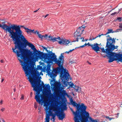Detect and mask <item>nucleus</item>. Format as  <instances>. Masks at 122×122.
<instances>
[{
  "label": "nucleus",
  "instance_id": "obj_1",
  "mask_svg": "<svg viewBox=\"0 0 122 122\" xmlns=\"http://www.w3.org/2000/svg\"><path fill=\"white\" fill-rule=\"evenodd\" d=\"M22 31L20 28L12 40L15 45L14 48H12V52L16 54L18 60L25 72V76L30 82L33 90L35 93H38V90L43 88L50 87L49 84H46L45 86L43 81L41 87V84L38 83V71H35L30 64L27 61L25 56L27 53L31 55H37L38 51L35 46L31 43L29 42L22 34Z\"/></svg>",
  "mask_w": 122,
  "mask_h": 122
},
{
  "label": "nucleus",
  "instance_id": "obj_2",
  "mask_svg": "<svg viewBox=\"0 0 122 122\" xmlns=\"http://www.w3.org/2000/svg\"><path fill=\"white\" fill-rule=\"evenodd\" d=\"M64 53H61L58 59H57V56L55 53L52 54L50 62H55V63L57 65L58 67L56 68L53 67L52 71L51 72V70L49 69L47 73L48 76L52 79H53V77H55L57 76V74H59L60 79L62 80L61 82H63L65 84V81H67L69 80L68 76L67 74H68L69 75V74L68 70L63 66Z\"/></svg>",
  "mask_w": 122,
  "mask_h": 122
},
{
  "label": "nucleus",
  "instance_id": "obj_3",
  "mask_svg": "<svg viewBox=\"0 0 122 122\" xmlns=\"http://www.w3.org/2000/svg\"><path fill=\"white\" fill-rule=\"evenodd\" d=\"M116 38H112L110 37L109 38H107V40L106 46L107 47V50L108 51L109 63H111L114 61H116L118 63L120 62L122 59V51L117 53L113 52L114 50L118 47V46H115L114 44L115 43V40Z\"/></svg>",
  "mask_w": 122,
  "mask_h": 122
},
{
  "label": "nucleus",
  "instance_id": "obj_4",
  "mask_svg": "<svg viewBox=\"0 0 122 122\" xmlns=\"http://www.w3.org/2000/svg\"><path fill=\"white\" fill-rule=\"evenodd\" d=\"M71 104L76 109V111H74L72 108L70 107L74 116L73 120L75 122H79V121L81 120L82 117L84 115V112H86V110L87 107L84 103H81V105L80 102L77 103L72 99L71 102Z\"/></svg>",
  "mask_w": 122,
  "mask_h": 122
},
{
  "label": "nucleus",
  "instance_id": "obj_5",
  "mask_svg": "<svg viewBox=\"0 0 122 122\" xmlns=\"http://www.w3.org/2000/svg\"><path fill=\"white\" fill-rule=\"evenodd\" d=\"M5 23V22H2V25L0 24V28L3 29L6 33L8 32L10 34L9 36L12 40L20 28L19 26H17V25L11 23L9 24V25H7Z\"/></svg>",
  "mask_w": 122,
  "mask_h": 122
},
{
  "label": "nucleus",
  "instance_id": "obj_6",
  "mask_svg": "<svg viewBox=\"0 0 122 122\" xmlns=\"http://www.w3.org/2000/svg\"><path fill=\"white\" fill-rule=\"evenodd\" d=\"M41 47L43 49V50H45L47 52V53L41 52L40 51L38 50L37 52V55L40 58L44 60L46 59L47 62H50L52 58V56L53 53L52 51H48L47 49V48L46 47L41 46ZM44 51V50H43Z\"/></svg>",
  "mask_w": 122,
  "mask_h": 122
},
{
  "label": "nucleus",
  "instance_id": "obj_7",
  "mask_svg": "<svg viewBox=\"0 0 122 122\" xmlns=\"http://www.w3.org/2000/svg\"><path fill=\"white\" fill-rule=\"evenodd\" d=\"M53 37V36H52L49 35L48 36V35H47L46 38L48 40L52 41L53 42L56 41H58V43L60 45H67L71 42L69 40L63 39L62 38L61 39L60 37H58V38Z\"/></svg>",
  "mask_w": 122,
  "mask_h": 122
},
{
  "label": "nucleus",
  "instance_id": "obj_8",
  "mask_svg": "<svg viewBox=\"0 0 122 122\" xmlns=\"http://www.w3.org/2000/svg\"><path fill=\"white\" fill-rule=\"evenodd\" d=\"M99 45L97 43H94V46L93 50L95 51L97 53H98V51H100V50L101 49V52L104 53L106 54L102 57L104 58H105L107 57V58L109 59V55L108 54V51L107 50V47L106 46V45L105 47L106 49H105L104 47L101 48L99 46Z\"/></svg>",
  "mask_w": 122,
  "mask_h": 122
},
{
  "label": "nucleus",
  "instance_id": "obj_9",
  "mask_svg": "<svg viewBox=\"0 0 122 122\" xmlns=\"http://www.w3.org/2000/svg\"><path fill=\"white\" fill-rule=\"evenodd\" d=\"M68 76V77H69L70 76V75H69L68 74H67ZM60 79L58 81H57L56 82V84H57L58 86L59 87H60L62 89H64L66 87H67L68 85L69 86L67 88V89L69 88L70 87H73V86H74V87H75L76 85H74V84L73 83H71V84H69V82L68 81H69V80L67 81H66L65 84H64L63 82L62 81V79H60ZM69 79V78H68Z\"/></svg>",
  "mask_w": 122,
  "mask_h": 122
},
{
  "label": "nucleus",
  "instance_id": "obj_10",
  "mask_svg": "<svg viewBox=\"0 0 122 122\" xmlns=\"http://www.w3.org/2000/svg\"><path fill=\"white\" fill-rule=\"evenodd\" d=\"M55 113L56 115H52L51 116L52 117L51 118V120L52 119L55 120L56 117V115L58 119L60 120H62L65 117L66 115L64 111H58V109H56L55 110Z\"/></svg>",
  "mask_w": 122,
  "mask_h": 122
},
{
  "label": "nucleus",
  "instance_id": "obj_11",
  "mask_svg": "<svg viewBox=\"0 0 122 122\" xmlns=\"http://www.w3.org/2000/svg\"><path fill=\"white\" fill-rule=\"evenodd\" d=\"M81 29V28H79V27L78 28L74 33V37L81 36V35L83 33V31Z\"/></svg>",
  "mask_w": 122,
  "mask_h": 122
},
{
  "label": "nucleus",
  "instance_id": "obj_12",
  "mask_svg": "<svg viewBox=\"0 0 122 122\" xmlns=\"http://www.w3.org/2000/svg\"><path fill=\"white\" fill-rule=\"evenodd\" d=\"M24 29L26 30V32L28 34H29L30 33V34H31L30 33H35V34L36 33V32L37 31H34V30H31V29H29L27 27H24Z\"/></svg>",
  "mask_w": 122,
  "mask_h": 122
},
{
  "label": "nucleus",
  "instance_id": "obj_13",
  "mask_svg": "<svg viewBox=\"0 0 122 122\" xmlns=\"http://www.w3.org/2000/svg\"><path fill=\"white\" fill-rule=\"evenodd\" d=\"M47 35H48L47 34H46L45 35H41V34H40L38 36L41 39V40H42L43 37H44L45 38H46Z\"/></svg>",
  "mask_w": 122,
  "mask_h": 122
},
{
  "label": "nucleus",
  "instance_id": "obj_14",
  "mask_svg": "<svg viewBox=\"0 0 122 122\" xmlns=\"http://www.w3.org/2000/svg\"><path fill=\"white\" fill-rule=\"evenodd\" d=\"M50 116L46 114V118L45 119V121L44 122H49L50 121Z\"/></svg>",
  "mask_w": 122,
  "mask_h": 122
},
{
  "label": "nucleus",
  "instance_id": "obj_15",
  "mask_svg": "<svg viewBox=\"0 0 122 122\" xmlns=\"http://www.w3.org/2000/svg\"><path fill=\"white\" fill-rule=\"evenodd\" d=\"M114 31H113L112 29H108L107 30V31L106 33V34H105V35H107V34H109L110 33H113Z\"/></svg>",
  "mask_w": 122,
  "mask_h": 122
},
{
  "label": "nucleus",
  "instance_id": "obj_16",
  "mask_svg": "<svg viewBox=\"0 0 122 122\" xmlns=\"http://www.w3.org/2000/svg\"><path fill=\"white\" fill-rule=\"evenodd\" d=\"M117 20H118L119 22H121L122 20V17H118L117 19H115L113 21L114 22H116Z\"/></svg>",
  "mask_w": 122,
  "mask_h": 122
},
{
  "label": "nucleus",
  "instance_id": "obj_17",
  "mask_svg": "<svg viewBox=\"0 0 122 122\" xmlns=\"http://www.w3.org/2000/svg\"><path fill=\"white\" fill-rule=\"evenodd\" d=\"M73 88L75 89V90H76V92H78V90L79 89V88H80L81 89V88L80 87H79L78 86H76L75 87H74Z\"/></svg>",
  "mask_w": 122,
  "mask_h": 122
},
{
  "label": "nucleus",
  "instance_id": "obj_18",
  "mask_svg": "<svg viewBox=\"0 0 122 122\" xmlns=\"http://www.w3.org/2000/svg\"><path fill=\"white\" fill-rule=\"evenodd\" d=\"M89 120L90 122H97L98 121L96 119L95 120L93 119L91 117L89 118Z\"/></svg>",
  "mask_w": 122,
  "mask_h": 122
},
{
  "label": "nucleus",
  "instance_id": "obj_19",
  "mask_svg": "<svg viewBox=\"0 0 122 122\" xmlns=\"http://www.w3.org/2000/svg\"><path fill=\"white\" fill-rule=\"evenodd\" d=\"M87 45H88L89 46H91V47L92 48V49L93 50L94 46V44H90L89 42H88L87 44Z\"/></svg>",
  "mask_w": 122,
  "mask_h": 122
},
{
  "label": "nucleus",
  "instance_id": "obj_20",
  "mask_svg": "<svg viewBox=\"0 0 122 122\" xmlns=\"http://www.w3.org/2000/svg\"><path fill=\"white\" fill-rule=\"evenodd\" d=\"M84 25H82L81 26L79 27V28H81V30L83 31L85 29L86 26H84Z\"/></svg>",
  "mask_w": 122,
  "mask_h": 122
},
{
  "label": "nucleus",
  "instance_id": "obj_21",
  "mask_svg": "<svg viewBox=\"0 0 122 122\" xmlns=\"http://www.w3.org/2000/svg\"><path fill=\"white\" fill-rule=\"evenodd\" d=\"M120 30V31H121V30H122V29L121 28L118 29H117L115 31H114V32H117L119 31V30Z\"/></svg>",
  "mask_w": 122,
  "mask_h": 122
},
{
  "label": "nucleus",
  "instance_id": "obj_22",
  "mask_svg": "<svg viewBox=\"0 0 122 122\" xmlns=\"http://www.w3.org/2000/svg\"><path fill=\"white\" fill-rule=\"evenodd\" d=\"M82 38L83 39V40H82V42H83L85 41H87L88 40V39H86L85 40H84V38L83 37H81V39H82Z\"/></svg>",
  "mask_w": 122,
  "mask_h": 122
},
{
  "label": "nucleus",
  "instance_id": "obj_23",
  "mask_svg": "<svg viewBox=\"0 0 122 122\" xmlns=\"http://www.w3.org/2000/svg\"><path fill=\"white\" fill-rule=\"evenodd\" d=\"M53 80H51L50 81V84L51 85V86H52L53 85V83H52V82H53Z\"/></svg>",
  "mask_w": 122,
  "mask_h": 122
},
{
  "label": "nucleus",
  "instance_id": "obj_24",
  "mask_svg": "<svg viewBox=\"0 0 122 122\" xmlns=\"http://www.w3.org/2000/svg\"><path fill=\"white\" fill-rule=\"evenodd\" d=\"M77 37L76 38V40H74L73 41H72L71 42H75L76 41H78V37Z\"/></svg>",
  "mask_w": 122,
  "mask_h": 122
},
{
  "label": "nucleus",
  "instance_id": "obj_25",
  "mask_svg": "<svg viewBox=\"0 0 122 122\" xmlns=\"http://www.w3.org/2000/svg\"><path fill=\"white\" fill-rule=\"evenodd\" d=\"M96 38H97V37H96L95 38L93 37L92 38H90L89 39V41H92L93 40H94Z\"/></svg>",
  "mask_w": 122,
  "mask_h": 122
},
{
  "label": "nucleus",
  "instance_id": "obj_26",
  "mask_svg": "<svg viewBox=\"0 0 122 122\" xmlns=\"http://www.w3.org/2000/svg\"><path fill=\"white\" fill-rule=\"evenodd\" d=\"M119 27L120 28H122V23H119Z\"/></svg>",
  "mask_w": 122,
  "mask_h": 122
},
{
  "label": "nucleus",
  "instance_id": "obj_27",
  "mask_svg": "<svg viewBox=\"0 0 122 122\" xmlns=\"http://www.w3.org/2000/svg\"><path fill=\"white\" fill-rule=\"evenodd\" d=\"M81 48H83L82 46H80L79 47H76L75 48V49H78Z\"/></svg>",
  "mask_w": 122,
  "mask_h": 122
},
{
  "label": "nucleus",
  "instance_id": "obj_28",
  "mask_svg": "<svg viewBox=\"0 0 122 122\" xmlns=\"http://www.w3.org/2000/svg\"><path fill=\"white\" fill-rule=\"evenodd\" d=\"M117 13V12H114V13H112L111 15H115Z\"/></svg>",
  "mask_w": 122,
  "mask_h": 122
},
{
  "label": "nucleus",
  "instance_id": "obj_29",
  "mask_svg": "<svg viewBox=\"0 0 122 122\" xmlns=\"http://www.w3.org/2000/svg\"><path fill=\"white\" fill-rule=\"evenodd\" d=\"M19 27H20V30H20V28H21V27H23V28H24V27H24V25H20H20H17V26H19Z\"/></svg>",
  "mask_w": 122,
  "mask_h": 122
},
{
  "label": "nucleus",
  "instance_id": "obj_30",
  "mask_svg": "<svg viewBox=\"0 0 122 122\" xmlns=\"http://www.w3.org/2000/svg\"><path fill=\"white\" fill-rule=\"evenodd\" d=\"M75 49H75V48L73 49L72 50H70L69 51L70 52H71L72 51H74L75 50Z\"/></svg>",
  "mask_w": 122,
  "mask_h": 122
},
{
  "label": "nucleus",
  "instance_id": "obj_31",
  "mask_svg": "<svg viewBox=\"0 0 122 122\" xmlns=\"http://www.w3.org/2000/svg\"><path fill=\"white\" fill-rule=\"evenodd\" d=\"M36 31H37L36 32V33L37 34V35L38 36L40 34L39 33V32H38L37 31V30H36Z\"/></svg>",
  "mask_w": 122,
  "mask_h": 122
},
{
  "label": "nucleus",
  "instance_id": "obj_32",
  "mask_svg": "<svg viewBox=\"0 0 122 122\" xmlns=\"http://www.w3.org/2000/svg\"><path fill=\"white\" fill-rule=\"evenodd\" d=\"M87 45V44L86 43H85L84 45H82L83 47H85V46H86Z\"/></svg>",
  "mask_w": 122,
  "mask_h": 122
},
{
  "label": "nucleus",
  "instance_id": "obj_33",
  "mask_svg": "<svg viewBox=\"0 0 122 122\" xmlns=\"http://www.w3.org/2000/svg\"><path fill=\"white\" fill-rule=\"evenodd\" d=\"M5 110V108H3L1 109L0 110L2 112H3Z\"/></svg>",
  "mask_w": 122,
  "mask_h": 122
},
{
  "label": "nucleus",
  "instance_id": "obj_34",
  "mask_svg": "<svg viewBox=\"0 0 122 122\" xmlns=\"http://www.w3.org/2000/svg\"><path fill=\"white\" fill-rule=\"evenodd\" d=\"M79 122H86L84 120H81L79 121Z\"/></svg>",
  "mask_w": 122,
  "mask_h": 122
},
{
  "label": "nucleus",
  "instance_id": "obj_35",
  "mask_svg": "<svg viewBox=\"0 0 122 122\" xmlns=\"http://www.w3.org/2000/svg\"><path fill=\"white\" fill-rule=\"evenodd\" d=\"M122 9L121 8L120 9H119L118 11L117 12V13H118L119 12L121 11Z\"/></svg>",
  "mask_w": 122,
  "mask_h": 122
},
{
  "label": "nucleus",
  "instance_id": "obj_36",
  "mask_svg": "<svg viewBox=\"0 0 122 122\" xmlns=\"http://www.w3.org/2000/svg\"><path fill=\"white\" fill-rule=\"evenodd\" d=\"M49 15V14H47L46 15H45V16H43V17H44V18H46V17L48 15Z\"/></svg>",
  "mask_w": 122,
  "mask_h": 122
},
{
  "label": "nucleus",
  "instance_id": "obj_37",
  "mask_svg": "<svg viewBox=\"0 0 122 122\" xmlns=\"http://www.w3.org/2000/svg\"><path fill=\"white\" fill-rule=\"evenodd\" d=\"M3 102L2 100H1L0 102V105H1L2 104Z\"/></svg>",
  "mask_w": 122,
  "mask_h": 122
},
{
  "label": "nucleus",
  "instance_id": "obj_38",
  "mask_svg": "<svg viewBox=\"0 0 122 122\" xmlns=\"http://www.w3.org/2000/svg\"><path fill=\"white\" fill-rule=\"evenodd\" d=\"M20 99L21 100H22L24 99V97L23 96H22L20 98Z\"/></svg>",
  "mask_w": 122,
  "mask_h": 122
},
{
  "label": "nucleus",
  "instance_id": "obj_39",
  "mask_svg": "<svg viewBox=\"0 0 122 122\" xmlns=\"http://www.w3.org/2000/svg\"><path fill=\"white\" fill-rule=\"evenodd\" d=\"M114 8V9H112V10H110V11H108V13H110L111 12L112 10H113L115 8Z\"/></svg>",
  "mask_w": 122,
  "mask_h": 122
},
{
  "label": "nucleus",
  "instance_id": "obj_40",
  "mask_svg": "<svg viewBox=\"0 0 122 122\" xmlns=\"http://www.w3.org/2000/svg\"><path fill=\"white\" fill-rule=\"evenodd\" d=\"M108 119L110 121L112 119V117H108Z\"/></svg>",
  "mask_w": 122,
  "mask_h": 122
},
{
  "label": "nucleus",
  "instance_id": "obj_41",
  "mask_svg": "<svg viewBox=\"0 0 122 122\" xmlns=\"http://www.w3.org/2000/svg\"><path fill=\"white\" fill-rule=\"evenodd\" d=\"M40 9V8H39L37 10H36L35 11H34V12H36L39 9Z\"/></svg>",
  "mask_w": 122,
  "mask_h": 122
},
{
  "label": "nucleus",
  "instance_id": "obj_42",
  "mask_svg": "<svg viewBox=\"0 0 122 122\" xmlns=\"http://www.w3.org/2000/svg\"><path fill=\"white\" fill-rule=\"evenodd\" d=\"M69 52H70L69 51H66L65 52V53L67 54H69Z\"/></svg>",
  "mask_w": 122,
  "mask_h": 122
},
{
  "label": "nucleus",
  "instance_id": "obj_43",
  "mask_svg": "<svg viewBox=\"0 0 122 122\" xmlns=\"http://www.w3.org/2000/svg\"><path fill=\"white\" fill-rule=\"evenodd\" d=\"M101 36V34H99L98 36H97L96 37H97V38L98 37H100V36Z\"/></svg>",
  "mask_w": 122,
  "mask_h": 122
},
{
  "label": "nucleus",
  "instance_id": "obj_44",
  "mask_svg": "<svg viewBox=\"0 0 122 122\" xmlns=\"http://www.w3.org/2000/svg\"><path fill=\"white\" fill-rule=\"evenodd\" d=\"M4 81V79L3 78H2V80L1 81V83H2L3 81Z\"/></svg>",
  "mask_w": 122,
  "mask_h": 122
},
{
  "label": "nucleus",
  "instance_id": "obj_45",
  "mask_svg": "<svg viewBox=\"0 0 122 122\" xmlns=\"http://www.w3.org/2000/svg\"><path fill=\"white\" fill-rule=\"evenodd\" d=\"M119 114V113H118L117 114V116H116V117L117 118H118V117L119 116H118V115Z\"/></svg>",
  "mask_w": 122,
  "mask_h": 122
},
{
  "label": "nucleus",
  "instance_id": "obj_46",
  "mask_svg": "<svg viewBox=\"0 0 122 122\" xmlns=\"http://www.w3.org/2000/svg\"><path fill=\"white\" fill-rule=\"evenodd\" d=\"M108 116H105V117L107 119H108Z\"/></svg>",
  "mask_w": 122,
  "mask_h": 122
},
{
  "label": "nucleus",
  "instance_id": "obj_47",
  "mask_svg": "<svg viewBox=\"0 0 122 122\" xmlns=\"http://www.w3.org/2000/svg\"><path fill=\"white\" fill-rule=\"evenodd\" d=\"M0 62L1 63H3L4 62V61L2 60H1L0 61Z\"/></svg>",
  "mask_w": 122,
  "mask_h": 122
},
{
  "label": "nucleus",
  "instance_id": "obj_48",
  "mask_svg": "<svg viewBox=\"0 0 122 122\" xmlns=\"http://www.w3.org/2000/svg\"><path fill=\"white\" fill-rule=\"evenodd\" d=\"M87 62L88 63V64H89L90 65H91V63L90 62H89V61H87Z\"/></svg>",
  "mask_w": 122,
  "mask_h": 122
},
{
  "label": "nucleus",
  "instance_id": "obj_49",
  "mask_svg": "<svg viewBox=\"0 0 122 122\" xmlns=\"http://www.w3.org/2000/svg\"><path fill=\"white\" fill-rule=\"evenodd\" d=\"M15 90H16V89H15V88L13 89L14 91V92H15Z\"/></svg>",
  "mask_w": 122,
  "mask_h": 122
},
{
  "label": "nucleus",
  "instance_id": "obj_50",
  "mask_svg": "<svg viewBox=\"0 0 122 122\" xmlns=\"http://www.w3.org/2000/svg\"><path fill=\"white\" fill-rule=\"evenodd\" d=\"M33 94V93L32 92H30V96H32V94Z\"/></svg>",
  "mask_w": 122,
  "mask_h": 122
},
{
  "label": "nucleus",
  "instance_id": "obj_51",
  "mask_svg": "<svg viewBox=\"0 0 122 122\" xmlns=\"http://www.w3.org/2000/svg\"><path fill=\"white\" fill-rule=\"evenodd\" d=\"M40 73H41V75H43V73H42V72H41V71L40 72Z\"/></svg>",
  "mask_w": 122,
  "mask_h": 122
},
{
  "label": "nucleus",
  "instance_id": "obj_52",
  "mask_svg": "<svg viewBox=\"0 0 122 122\" xmlns=\"http://www.w3.org/2000/svg\"><path fill=\"white\" fill-rule=\"evenodd\" d=\"M2 121L3 122H5V121L3 119H2Z\"/></svg>",
  "mask_w": 122,
  "mask_h": 122
},
{
  "label": "nucleus",
  "instance_id": "obj_53",
  "mask_svg": "<svg viewBox=\"0 0 122 122\" xmlns=\"http://www.w3.org/2000/svg\"><path fill=\"white\" fill-rule=\"evenodd\" d=\"M53 119V120H52V121L53 122H54L55 121V120L54 119Z\"/></svg>",
  "mask_w": 122,
  "mask_h": 122
},
{
  "label": "nucleus",
  "instance_id": "obj_54",
  "mask_svg": "<svg viewBox=\"0 0 122 122\" xmlns=\"http://www.w3.org/2000/svg\"><path fill=\"white\" fill-rule=\"evenodd\" d=\"M107 37H109V38H110V36L109 35H108L107 36Z\"/></svg>",
  "mask_w": 122,
  "mask_h": 122
},
{
  "label": "nucleus",
  "instance_id": "obj_55",
  "mask_svg": "<svg viewBox=\"0 0 122 122\" xmlns=\"http://www.w3.org/2000/svg\"><path fill=\"white\" fill-rule=\"evenodd\" d=\"M101 36L102 35H105V34H101Z\"/></svg>",
  "mask_w": 122,
  "mask_h": 122
},
{
  "label": "nucleus",
  "instance_id": "obj_56",
  "mask_svg": "<svg viewBox=\"0 0 122 122\" xmlns=\"http://www.w3.org/2000/svg\"><path fill=\"white\" fill-rule=\"evenodd\" d=\"M72 94L73 95V96H74L75 95H74V94L73 93V92H72Z\"/></svg>",
  "mask_w": 122,
  "mask_h": 122
},
{
  "label": "nucleus",
  "instance_id": "obj_57",
  "mask_svg": "<svg viewBox=\"0 0 122 122\" xmlns=\"http://www.w3.org/2000/svg\"><path fill=\"white\" fill-rule=\"evenodd\" d=\"M67 107H66L65 109V110H66L67 109Z\"/></svg>",
  "mask_w": 122,
  "mask_h": 122
},
{
  "label": "nucleus",
  "instance_id": "obj_58",
  "mask_svg": "<svg viewBox=\"0 0 122 122\" xmlns=\"http://www.w3.org/2000/svg\"><path fill=\"white\" fill-rule=\"evenodd\" d=\"M34 106H35V107L36 108L37 107L36 106V107L35 106V104L34 105Z\"/></svg>",
  "mask_w": 122,
  "mask_h": 122
},
{
  "label": "nucleus",
  "instance_id": "obj_59",
  "mask_svg": "<svg viewBox=\"0 0 122 122\" xmlns=\"http://www.w3.org/2000/svg\"><path fill=\"white\" fill-rule=\"evenodd\" d=\"M80 89V91H79V92H81V89H80V88H79V89Z\"/></svg>",
  "mask_w": 122,
  "mask_h": 122
},
{
  "label": "nucleus",
  "instance_id": "obj_60",
  "mask_svg": "<svg viewBox=\"0 0 122 122\" xmlns=\"http://www.w3.org/2000/svg\"><path fill=\"white\" fill-rule=\"evenodd\" d=\"M114 119V118L113 117H112V119Z\"/></svg>",
  "mask_w": 122,
  "mask_h": 122
},
{
  "label": "nucleus",
  "instance_id": "obj_61",
  "mask_svg": "<svg viewBox=\"0 0 122 122\" xmlns=\"http://www.w3.org/2000/svg\"><path fill=\"white\" fill-rule=\"evenodd\" d=\"M53 94H51V96H53Z\"/></svg>",
  "mask_w": 122,
  "mask_h": 122
},
{
  "label": "nucleus",
  "instance_id": "obj_62",
  "mask_svg": "<svg viewBox=\"0 0 122 122\" xmlns=\"http://www.w3.org/2000/svg\"><path fill=\"white\" fill-rule=\"evenodd\" d=\"M87 113H88V115H89V113L88 112H87Z\"/></svg>",
  "mask_w": 122,
  "mask_h": 122
},
{
  "label": "nucleus",
  "instance_id": "obj_63",
  "mask_svg": "<svg viewBox=\"0 0 122 122\" xmlns=\"http://www.w3.org/2000/svg\"><path fill=\"white\" fill-rule=\"evenodd\" d=\"M101 44H100V45H99H99H101Z\"/></svg>",
  "mask_w": 122,
  "mask_h": 122
},
{
  "label": "nucleus",
  "instance_id": "obj_64",
  "mask_svg": "<svg viewBox=\"0 0 122 122\" xmlns=\"http://www.w3.org/2000/svg\"><path fill=\"white\" fill-rule=\"evenodd\" d=\"M40 78H41V76H40Z\"/></svg>",
  "mask_w": 122,
  "mask_h": 122
}]
</instances>
